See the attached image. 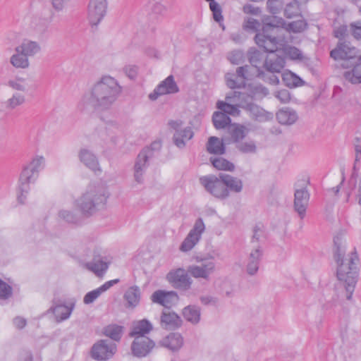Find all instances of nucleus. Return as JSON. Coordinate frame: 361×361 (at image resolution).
<instances>
[{"label": "nucleus", "mask_w": 361, "mask_h": 361, "mask_svg": "<svg viewBox=\"0 0 361 361\" xmlns=\"http://www.w3.org/2000/svg\"><path fill=\"white\" fill-rule=\"evenodd\" d=\"M280 27H284L289 32H300L307 27V23L301 16L296 20L286 24L281 18L269 16L264 19L261 31L255 36V42L265 51L274 52L279 49L280 40L278 39Z\"/></svg>", "instance_id": "f257e3e1"}, {"label": "nucleus", "mask_w": 361, "mask_h": 361, "mask_svg": "<svg viewBox=\"0 0 361 361\" xmlns=\"http://www.w3.org/2000/svg\"><path fill=\"white\" fill-rule=\"evenodd\" d=\"M336 246L335 259L338 264L336 276L346 290V298L350 300L357 282V267L355 262V257L350 256L344 258V247L341 239L338 237L334 238Z\"/></svg>", "instance_id": "f03ea898"}, {"label": "nucleus", "mask_w": 361, "mask_h": 361, "mask_svg": "<svg viewBox=\"0 0 361 361\" xmlns=\"http://www.w3.org/2000/svg\"><path fill=\"white\" fill-rule=\"evenodd\" d=\"M250 61L252 67H240L237 71V75L228 74L226 76L227 86L231 89L242 88L245 86L246 80H252L254 75L266 80L267 78L269 82L271 84H278L279 79L275 75L267 77L264 71L259 68V53L257 51L252 53Z\"/></svg>", "instance_id": "7ed1b4c3"}, {"label": "nucleus", "mask_w": 361, "mask_h": 361, "mask_svg": "<svg viewBox=\"0 0 361 361\" xmlns=\"http://www.w3.org/2000/svg\"><path fill=\"white\" fill-rule=\"evenodd\" d=\"M44 164V158L37 156L24 167L20 178L17 199L19 203L24 204L30 190V184L35 183L39 176V171Z\"/></svg>", "instance_id": "20e7f679"}, {"label": "nucleus", "mask_w": 361, "mask_h": 361, "mask_svg": "<svg viewBox=\"0 0 361 361\" xmlns=\"http://www.w3.org/2000/svg\"><path fill=\"white\" fill-rule=\"evenodd\" d=\"M76 206L81 212V216H76L71 211L62 209L59 212V217L68 224H79L83 216H89L90 210V193L85 192L76 202Z\"/></svg>", "instance_id": "39448f33"}, {"label": "nucleus", "mask_w": 361, "mask_h": 361, "mask_svg": "<svg viewBox=\"0 0 361 361\" xmlns=\"http://www.w3.org/2000/svg\"><path fill=\"white\" fill-rule=\"evenodd\" d=\"M307 185L305 180L298 181L295 185L293 207L301 219L305 216L310 197Z\"/></svg>", "instance_id": "423d86ee"}, {"label": "nucleus", "mask_w": 361, "mask_h": 361, "mask_svg": "<svg viewBox=\"0 0 361 361\" xmlns=\"http://www.w3.org/2000/svg\"><path fill=\"white\" fill-rule=\"evenodd\" d=\"M198 264H192L188 267L189 274L197 279L209 281L216 269V262L213 259L201 258L197 259Z\"/></svg>", "instance_id": "0eeeda50"}, {"label": "nucleus", "mask_w": 361, "mask_h": 361, "mask_svg": "<svg viewBox=\"0 0 361 361\" xmlns=\"http://www.w3.org/2000/svg\"><path fill=\"white\" fill-rule=\"evenodd\" d=\"M200 181L205 190L214 197L223 200L229 196V191L220 177L206 176L200 178Z\"/></svg>", "instance_id": "6e6552de"}, {"label": "nucleus", "mask_w": 361, "mask_h": 361, "mask_svg": "<svg viewBox=\"0 0 361 361\" xmlns=\"http://www.w3.org/2000/svg\"><path fill=\"white\" fill-rule=\"evenodd\" d=\"M111 260L106 256V250L99 245L93 249L92 259V272L99 279H102L107 271Z\"/></svg>", "instance_id": "1a4fd4ad"}, {"label": "nucleus", "mask_w": 361, "mask_h": 361, "mask_svg": "<svg viewBox=\"0 0 361 361\" xmlns=\"http://www.w3.org/2000/svg\"><path fill=\"white\" fill-rule=\"evenodd\" d=\"M188 274V270L178 268L171 270L166 278L174 288L187 291L191 288L192 284V280Z\"/></svg>", "instance_id": "9d476101"}, {"label": "nucleus", "mask_w": 361, "mask_h": 361, "mask_svg": "<svg viewBox=\"0 0 361 361\" xmlns=\"http://www.w3.org/2000/svg\"><path fill=\"white\" fill-rule=\"evenodd\" d=\"M39 47L35 42L23 43L21 46L16 48L17 54L11 57V62L16 68H27L29 64L27 56L37 53Z\"/></svg>", "instance_id": "9b49d317"}, {"label": "nucleus", "mask_w": 361, "mask_h": 361, "mask_svg": "<svg viewBox=\"0 0 361 361\" xmlns=\"http://www.w3.org/2000/svg\"><path fill=\"white\" fill-rule=\"evenodd\" d=\"M264 92H230L229 94L226 97V99L232 102L238 108H243L246 110L249 108L252 102L254 100L262 99L266 96V94L259 95V93H264Z\"/></svg>", "instance_id": "f8f14e48"}, {"label": "nucleus", "mask_w": 361, "mask_h": 361, "mask_svg": "<svg viewBox=\"0 0 361 361\" xmlns=\"http://www.w3.org/2000/svg\"><path fill=\"white\" fill-rule=\"evenodd\" d=\"M205 231V224L202 218H198L188 234L182 242L180 250L187 252L191 250L200 240L202 233Z\"/></svg>", "instance_id": "ddd939ff"}, {"label": "nucleus", "mask_w": 361, "mask_h": 361, "mask_svg": "<svg viewBox=\"0 0 361 361\" xmlns=\"http://www.w3.org/2000/svg\"><path fill=\"white\" fill-rule=\"evenodd\" d=\"M152 156V149L149 147H146L138 154L135 159L133 166V177L137 183L142 184L144 183V175L149 166V159Z\"/></svg>", "instance_id": "4468645a"}, {"label": "nucleus", "mask_w": 361, "mask_h": 361, "mask_svg": "<svg viewBox=\"0 0 361 361\" xmlns=\"http://www.w3.org/2000/svg\"><path fill=\"white\" fill-rule=\"evenodd\" d=\"M253 243V246L248 247L247 251L246 272L250 276H255L257 273L263 256L262 245L259 243Z\"/></svg>", "instance_id": "2eb2a0df"}, {"label": "nucleus", "mask_w": 361, "mask_h": 361, "mask_svg": "<svg viewBox=\"0 0 361 361\" xmlns=\"http://www.w3.org/2000/svg\"><path fill=\"white\" fill-rule=\"evenodd\" d=\"M357 51L355 47H350L345 44H339L331 53V57L336 61H342L343 68H350V63L355 60Z\"/></svg>", "instance_id": "dca6fc26"}, {"label": "nucleus", "mask_w": 361, "mask_h": 361, "mask_svg": "<svg viewBox=\"0 0 361 361\" xmlns=\"http://www.w3.org/2000/svg\"><path fill=\"white\" fill-rule=\"evenodd\" d=\"M52 302V306L49 308V312L54 314L57 322H61L69 318L74 309L75 301L71 299L67 304H65L54 298Z\"/></svg>", "instance_id": "f3484780"}, {"label": "nucleus", "mask_w": 361, "mask_h": 361, "mask_svg": "<svg viewBox=\"0 0 361 361\" xmlns=\"http://www.w3.org/2000/svg\"><path fill=\"white\" fill-rule=\"evenodd\" d=\"M109 193L106 183L95 184L92 190V209H104L106 204Z\"/></svg>", "instance_id": "a211bd4d"}, {"label": "nucleus", "mask_w": 361, "mask_h": 361, "mask_svg": "<svg viewBox=\"0 0 361 361\" xmlns=\"http://www.w3.org/2000/svg\"><path fill=\"white\" fill-rule=\"evenodd\" d=\"M116 350V347L114 343L107 340H101L92 348V355L97 360H106L112 357Z\"/></svg>", "instance_id": "6ab92c4d"}, {"label": "nucleus", "mask_w": 361, "mask_h": 361, "mask_svg": "<svg viewBox=\"0 0 361 361\" xmlns=\"http://www.w3.org/2000/svg\"><path fill=\"white\" fill-rule=\"evenodd\" d=\"M178 295L175 291H165L162 290H156L151 295L153 302L159 304L165 307L169 308L178 301Z\"/></svg>", "instance_id": "aec40b11"}, {"label": "nucleus", "mask_w": 361, "mask_h": 361, "mask_svg": "<svg viewBox=\"0 0 361 361\" xmlns=\"http://www.w3.org/2000/svg\"><path fill=\"white\" fill-rule=\"evenodd\" d=\"M154 342L147 336H136L132 344V350L137 357L147 356L154 348Z\"/></svg>", "instance_id": "412c9836"}, {"label": "nucleus", "mask_w": 361, "mask_h": 361, "mask_svg": "<svg viewBox=\"0 0 361 361\" xmlns=\"http://www.w3.org/2000/svg\"><path fill=\"white\" fill-rule=\"evenodd\" d=\"M343 75L346 80L353 84L361 83V62L358 59L350 63V68H345Z\"/></svg>", "instance_id": "4be33fe9"}, {"label": "nucleus", "mask_w": 361, "mask_h": 361, "mask_svg": "<svg viewBox=\"0 0 361 361\" xmlns=\"http://www.w3.org/2000/svg\"><path fill=\"white\" fill-rule=\"evenodd\" d=\"M247 111H249L250 116L258 122H267L274 118L272 112L266 111L263 108L254 104L253 102H252Z\"/></svg>", "instance_id": "5701e85b"}, {"label": "nucleus", "mask_w": 361, "mask_h": 361, "mask_svg": "<svg viewBox=\"0 0 361 361\" xmlns=\"http://www.w3.org/2000/svg\"><path fill=\"white\" fill-rule=\"evenodd\" d=\"M250 129L245 126L240 124H232L228 128V133L231 136L230 143L234 142L238 145L249 133Z\"/></svg>", "instance_id": "b1692460"}, {"label": "nucleus", "mask_w": 361, "mask_h": 361, "mask_svg": "<svg viewBox=\"0 0 361 361\" xmlns=\"http://www.w3.org/2000/svg\"><path fill=\"white\" fill-rule=\"evenodd\" d=\"M182 324L180 317L173 312L164 311L161 316V326L166 329L179 327Z\"/></svg>", "instance_id": "393cba45"}, {"label": "nucleus", "mask_w": 361, "mask_h": 361, "mask_svg": "<svg viewBox=\"0 0 361 361\" xmlns=\"http://www.w3.org/2000/svg\"><path fill=\"white\" fill-rule=\"evenodd\" d=\"M161 345L172 351L179 350L183 345V338L178 333H171L161 341Z\"/></svg>", "instance_id": "a878e982"}, {"label": "nucleus", "mask_w": 361, "mask_h": 361, "mask_svg": "<svg viewBox=\"0 0 361 361\" xmlns=\"http://www.w3.org/2000/svg\"><path fill=\"white\" fill-rule=\"evenodd\" d=\"M226 144H230L228 137H224L220 140L216 137H210L207 142V149L210 154H223L225 153L224 145Z\"/></svg>", "instance_id": "bb28decb"}, {"label": "nucleus", "mask_w": 361, "mask_h": 361, "mask_svg": "<svg viewBox=\"0 0 361 361\" xmlns=\"http://www.w3.org/2000/svg\"><path fill=\"white\" fill-rule=\"evenodd\" d=\"M152 329V324L147 319H142L133 322L130 336L134 338L136 336H147Z\"/></svg>", "instance_id": "cd10ccee"}, {"label": "nucleus", "mask_w": 361, "mask_h": 361, "mask_svg": "<svg viewBox=\"0 0 361 361\" xmlns=\"http://www.w3.org/2000/svg\"><path fill=\"white\" fill-rule=\"evenodd\" d=\"M285 66V61L283 58L276 56L267 57L264 63V68L269 73H279Z\"/></svg>", "instance_id": "c85d7f7f"}, {"label": "nucleus", "mask_w": 361, "mask_h": 361, "mask_svg": "<svg viewBox=\"0 0 361 361\" xmlns=\"http://www.w3.org/2000/svg\"><path fill=\"white\" fill-rule=\"evenodd\" d=\"M276 118L281 124L290 126L297 121L298 116L294 110L282 109L277 112Z\"/></svg>", "instance_id": "c756f323"}, {"label": "nucleus", "mask_w": 361, "mask_h": 361, "mask_svg": "<svg viewBox=\"0 0 361 361\" xmlns=\"http://www.w3.org/2000/svg\"><path fill=\"white\" fill-rule=\"evenodd\" d=\"M192 137L193 132L190 128L188 127L180 131H176L173 135V141L178 147L183 148L185 147V142Z\"/></svg>", "instance_id": "7c9ffc66"}, {"label": "nucleus", "mask_w": 361, "mask_h": 361, "mask_svg": "<svg viewBox=\"0 0 361 361\" xmlns=\"http://www.w3.org/2000/svg\"><path fill=\"white\" fill-rule=\"evenodd\" d=\"M220 178L224 181L226 188L235 192H240L243 190V183L240 179L229 175H220Z\"/></svg>", "instance_id": "2f4dec72"}, {"label": "nucleus", "mask_w": 361, "mask_h": 361, "mask_svg": "<svg viewBox=\"0 0 361 361\" xmlns=\"http://www.w3.org/2000/svg\"><path fill=\"white\" fill-rule=\"evenodd\" d=\"M25 102V96L22 92H14L4 102L8 109L13 110Z\"/></svg>", "instance_id": "473e14b6"}, {"label": "nucleus", "mask_w": 361, "mask_h": 361, "mask_svg": "<svg viewBox=\"0 0 361 361\" xmlns=\"http://www.w3.org/2000/svg\"><path fill=\"white\" fill-rule=\"evenodd\" d=\"M184 318L189 322L196 324L200 320V310L193 305H188L183 310Z\"/></svg>", "instance_id": "72a5a7b5"}, {"label": "nucleus", "mask_w": 361, "mask_h": 361, "mask_svg": "<svg viewBox=\"0 0 361 361\" xmlns=\"http://www.w3.org/2000/svg\"><path fill=\"white\" fill-rule=\"evenodd\" d=\"M116 99L114 92H99L97 99V106L102 109L108 108Z\"/></svg>", "instance_id": "f704fd0d"}, {"label": "nucleus", "mask_w": 361, "mask_h": 361, "mask_svg": "<svg viewBox=\"0 0 361 361\" xmlns=\"http://www.w3.org/2000/svg\"><path fill=\"white\" fill-rule=\"evenodd\" d=\"M123 333V327L115 324H109L103 329V334L105 336L116 341H118L121 339Z\"/></svg>", "instance_id": "c9c22d12"}, {"label": "nucleus", "mask_w": 361, "mask_h": 361, "mask_svg": "<svg viewBox=\"0 0 361 361\" xmlns=\"http://www.w3.org/2000/svg\"><path fill=\"white\" fill-rule=\"evenodd\" d=\"M283 81L290 88L300 87L304 83L299 76L290 71H286L283 73Z\"/></svg>", "instance_id": "e433bc0d"}, {"label": "nucleus", "mask_w": 361, "mask_h": 361, "mask_svg": "<svg viewBox=\"0 0 361 361\" xmlns=\"http://www.w3.org/2000/svg\"><path fill=\"white\" fill-rule=\"evenodd\" d=\"M124 298L127 301L128 306L134 307L140 302V291L138 287L133 286L129 288L124 295Z\"/></svg>", "instance_id": "4c0bfd02"}, {"label": "nucleus", "mask_w": 361, "mask_h": 361, "mask_svg": "<svg viewBox=\"0 0 361 361\" xmlns=\"http://www.w3.org/2000/svg\"><path fill=\"white\" fill-rule=\"evenodd\" d=\"M217 107L226 115L238 116L240 114L238 108L232 102H230L226 99L225 102L219 101L217 102Z\"/></svg>", "instance_id": "58836bf2"}, {"label": "nucleus", "mask_w": 361, "mask_h": 361, "mask_svg": "<svg viewBox=\"0 0 361 361\" xmlns=\"http://www.w3.org/2000/svg\"><path fill=\"white\" fill-rule=\"evenodd\" d=\"M212 120L216 129L224 128L231 123L229 116L223 112H215Z\"/></svg>", "instance_id": "ea45409f"}, {"label": "nucleus", "mask_w": 361, "mask_h": 361, "mask_svg": "<svg viewBox=\"0 0 361 361\" xmlns=\"http://www.w3.org/2000/svg\"><path fill=\"white\" fill-rule=\"evenodd\" d=\"M210 160L214 167L218 170L233 171L235 169L233 164L222 157L211 158Z\"/></svg>", "instance_id": "a19ab883"}, {"label": "nucleus", "mask_w": 361, "mask_h": 361, "mask_svg": "<svg viewBox=\"0 0 361 361\" xmlns=\"http://www.w3.org/2000/svg\"><path fill=\"white\" fill-rule=\"evenodd\" d=\"M236 149L243 154H255L257 150L256 143L253 140L241 141L236 145Z\"/></svg>", "instance_id": "79ce46f5"}, {"label": "nucleus", "mask_w": 361, "mask_h": 361, "mask_svg": "<svg viewBox=\"0 0 361 361\" xmlns=\"http://www.w3.org/2000/svg\"><path fill=\"white\" fill-rule=\"evenodd\" d=\"M286 57L293 60L302 61L305 59V56L301 51L294 47H288L283 50Z\"/></svg>", "instance_id": "37998d69"}, {"label": "nucleus", "mask_w": 361, "mask_h": 361, "mask_svg": "<svg viewBox=\"0 0 361 361\" xmlns=\"http://www.w3.org/2000/svg\"><path fill=\"white\" fill-rule=\"evenodd\" d=\"M119 282V279H114L109 281H106L104 283L102 286L99 288L92 290V302L96 300L98 297L101 295L103 293L108 290L111 286L114 285L118 283Z\"/></svg>", "instance_id": "c03bdc74"}, {"label": "nucleus", "mask_w": 361, "mask_h": 361, "mask_svg": "<svg viewBox=\"0 0 361 361\" xmlns=\"http://www.w3.org/2000/svg\"><path fill=\"white\" fill-rule=\"evenodd\" d=\"M78 158L86 167H90V151L88 148H81L78 152Z\"/></svg>", "instance_id": "a18cd8bd"}, {"label": "nucleus", "mask_w": 361, "mask_h": 361, "mask_svg": "<svg viewBox=\"0 0 361 361\" xmlns=\"http://www.w3.org/2000/svg\"><path fill=\"white\" fill-rule=\"evenodd\" d=\"M99 5L98 6H94V11H92V15L94 14L96 16L98 21L101 20V18L104 16L105 11H106V1L105 0H98Z\"/></svg>", "instance_id": "49530a36"}, {"label": "nucleus", "mask_w": 361, "mask_h": 361, "mask_svg": "<svg viewBox=\"0 0 361 361\" xmlns=\"http://www.w3.org/2000/svg\"><path fill=\"white\" fill-rule=\"evenodd\" d=\"M299 6L298 4H290L287 6L285 9V15L286 18H291L293 17H297L298 18L299 15Z\"/></svg>", "instance_id": "de8ad7c7"}, {"label": "nucleus", "mask_w": 361, "mask_h": 361, "mask_svg": "<svg viewBox=\"0 0 361 361\" xmlns=\"http://www.w3.org/2000/svg\"><path fill=\"white\" fill-rule=\"evenodd\" d=\"M12 295V288L8 283L0 279V298L7 299Z\"/></svg>", "instance_id": "09e8293b"}, {"label": "nucleus", "mask_w": 361, "mask_h": 361, "mask_svg": "<svg viewBox=\"0 0 361 361\" xmlns=\"http://www.w3.org/2000/svg\"><path fill=\"white\" fill-rule=\"evenodd\" d=\"M209 7L213 13L214 18L216 21L221 23L223 20V16L221 15V9L220 6L215 1L210 2Z\"/></svg>", "instance_id": "8fccbe9b"}, {"label": "nucleus", "mask_w": 361, "mask_h": 361, "mask_svg": "<svg viewBox=\"0 0 361 361\" xmlns=\"http://www.w3.org/2000/svg\"><path fill=\"white\" fill-rule=\"evenodd\" d=\"M176 88L173 76L170 75L164 80L159 85V90H174Z\"/></svg>", "instance_id": "3c124183"}, {"label": "nucleus", "mask_w": 361, "mask_h": 361, "mask_svg": "<svg viewBox=\"0 0 361 361\" xmlns=\"http://www.w3.org/2000/svg\"><path fill=\"white\" fill-rule=\"evenodd\" d=\"M201 303L204 305L216 306L219 303L217 297L210 295H203L200 297Z\"/></svg>", "instance_id": "603ef678"}, {"label": "nucleus", "mask_w": 361, "mask_h": 361, "mask_svg": "<svg viewBox=\"0 0 361 361\" xmlns=\"http://www.w3.org/2000/svg\"><path fill=\"white\" fill-rule=\"evenodd\" d=\"M350 32L355 39L361 40V21L350 24Z\"/></svg>", "instance_id": "864d4df0"}, {"label": "nucleus", "mask_w": 361, "mask_h": 361, "mask_svg": "<svg viewBox=\"0 0 361 361\" xmlns=\"http://www.w3.org/2000/svg\"><path fill=\"white\" fill-rule=\"evenodd\" d=\"M274 97L283 104L288 103L292 99L289 92H274Z\"/></svg>", "instance_id": "5fc2aeb1"}, {"label": "nucleus", "mask_w": 361, "mask_h": 361, "mask_svg": "<svg viewBox=\"0 0 361 361\" xmlns=\"http://www.w3.org/2000/svg\"><path fill=\"white\" fill-rule=\"evenodd\" d=\"M263 235V231L260 226H256L253 229V234L252 236V240L250 241V244L248 247L253 246V242L259 243V239L262 238Z\"/></svg>", "instance_id": "6e6d98bb"}, {"label": "nucleus", "mask_w": 361, "mask_h": 361, "mask_svg": "<svg viewBox=\"0 0 361 361\" xmlns=\"http://www.w3.org/2000/svg\"><path fill=\"white\" fill-rule=\"evenodd\" d=\"M92 171L94 173L95 175H100L102 173V169L99 166L98 159L95 157H92Z\"/></svg>", "instance_id": "4d7b16f0"}, {"label": "nucleus", "mask_w": 361, "mask_h": 361, "mask_svg": "<svg viewBox=\"0 0 361 361\" xmlns=\"http://www.w3.org/2000/svg\"><path fill=\"white\" fill-rule=\"evenodd\" d=\"M90 98L88 95H85L78 104V108L80 111L87 109L90 104Z\"/></svg>", "instance_id": "13d9d810"}, {"label": "nucleus", "mask_w": 361, "mask_h": 361, "mask_svg": "<svg viewBox=\"0 0 361 361\" xmlns=\"http://www.w3.org/2000/svg\"><path fill=\"white\" fill-rule=\"evenodd\" d=\"M268 7L270 11L275 14L276 13L277 9L279 8L280 4L277 0H269L267 2Z\"/></svg>", "instance_id": "bf43d9fd"}, {"label": "nucleus", "mask_w": 361, "mask_h": 361, "mask_svg": "<svg viewBox=\"0 0 361 361\" xmlns=\"http://www.w3.org/2000/svg\"><path fill=\"white\" fill-rule=\"evenodd\" d=\"M13 324L18 329H23L26 325V320L24 318L18 317L13 319Z\"/></svg>", "instance_id": "052dcab7"}, {"label": "nucleus", "mask_w": 361, "mask_h": 361, "mask_svg": "<svg viewBox=\"0 0 361 361\" xmlns=\"http://www.w3.org/2000/svg\"><path fill=\"white\" fill-rule=\"evenodd\" d=\"M355 197L360 206H361V173L358 180V183L356 185Z\"/></svg>", "instance_id": "680f3d73"}, {"label": "nucleus", "mask_w": 361, "mask_h": 361, "mask_svg": "<svg viewBox=\"0 0 361 361\" xmlns=\"http://www.w3.org/2000/svg\"><path fill=\"white\" fill-rule=\"evenodd\" d=\"M170 92H152L148 94V98L149 100L154 102L159 98L161 96L164 95L165 93H169Z\"/></svg>", "instance_id": "e2e57ef3"}, {"label": "nucleus", "mask_w": 361, "mask_h": 361, "mask_svg": "<svg viewBox=\"0 0 361 361\" xmlns=\"http://www.w3.org/2000/svg\"><path fill=\"white\" fill-rule=\"evenodd\" d=\"M169 125L176 131H180V128L183 125V122L180 120L171 121L169 122Z\"/></svg>", "instance_id": "0e129e2a"}, {"label": "nucleus", "mask_w": 361, "mask_h": 361, "mask_svg": "<svg viewBox=\"0 0 361 361\" xmlns=\"http://www.w3.org/2000/svg\"><path fill=\"white\" fill-rule=\"evenodd\" d=\"M347 32V27L341 26L338 27L336 30H335V36L337 38H341L343 37Z\"/></svg>", "instance_id": "69168bd1"}, {"label": "nucleus", "mask_w": 361, "mask_h": 361, "mask_svg": "<svg viewBox=\"0 0 361 361\" xmlns=\"http://www.w3.org/2000/svg\"><path fill=\"white\" fill-rule=\"evenodd\" d=\"M259 26V23L255 20L250 19L246 23L245 27L249 29L256 30Z\"/></svg>", "instance_id": "338daca9"}, {"label": "nucleus", "mask_w": 361, "mask_h": 361, "mask_svg": "<svg viewBox=\"0 0 361 361\" xmlns=\"http://www.w3.org/2000/svg\"><path fill=\"white\" fill-rule=\"evenodd\" d=\"M67 0H54L53 5L56 9H61L66 4Z\"/></svg>", "instance_id": "774afa93"}]
</instances>
